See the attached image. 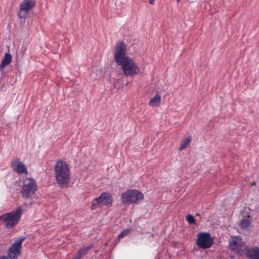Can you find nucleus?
I'll list each match as a JSON object with an SVG mask.
<instances>
[{"instance_id": "1", "label": "nucleus", "mask_w": 259, "mask_h": 259, "mask_svg": "<svg viewBox=\"0 0 259 259\" xmlns=\"http://www.w3.org/2000/svg\"><path fill=\"white\" fill-rule=\"evenodd\" d=\"M126 47L124 42L118 43L114 53L115 61L121 66L125 75H135L140 72V69L134 61L126 56Z\"/></svg>"}, {"instance_id": "2", "label": "nucleus", "mask_w": 259, "mask_h": 259, "mask_svg": "<svg viewBox=\"0 0 259 259\" xmlns=\"http://www.w3.org/2000/svg\"><path fill=\"white\" fill-rule=\"evenodd\" d=\"M56 183L60 188L69 187L70 180V170L68 164L63 160H58L54 167Z\"/></svg>"}, {"instance_id": "3", "label": "nucleus", "mask_w": 259, "mask_h": 259, "mask_svg": "<svg viewBox=\"0 0 259 259\" xmlns=\"http://www.w3.org/2000/svg\"><path fill=\"white\" fill-rule=\"evenodd\" d=\"M22 212L23 208L20 206L17 208L15 210L1 215L0 216V225L4 223L7 228H12L18 223Z\"/></svg>"}, {"instance_id": "4", "label": "nucleus", "mask_w": 259, "mask_h": 259, "mask_svg": "<svg viewBox=\"0 0 259 259\" xmlns=\"http://www.w3.org/2000/svg\"><path fill=\"white\" fill-rule=\"evenodd\" d=\"M20 191L22 197L29 199L35 194L37 189L36 181L32 178H25L23 179Z\"/></svg>"}, {"instance_id": "5", "label": "nucleus", "mask_w": 259, "mask_h": 259, "mask_svg": "<svg viewBox=\"0 0 259 259\" xmlns=\"http://www.w3.org/2000/svg\"><path fill=\"white\" fill-rule=\"evenodd\" d=\"M144 199L143 194L137 190H127L121 195V200L123 204H139Z\"/></svg>"}, {"instance_id": "6", "label": "nucleus", "mask_w": 259, "mask_h": 259, "mask_svg": "<svg viewBox=\"0 0 259 259\" xmlns=\"http://www.w3.org/2000/svg\"><path fill=\"white\" fill-rule=\"evenodd\" d=\"M245 244V242L242 240L240 236L232 237L229 242L231 251L240 256H242L245 254V251L247 248Z\"/></svg>"}, {"instance_id": "7", "label": "nucleus", "mask_w": 259, "mask_h": 259, "mask_svg": "<svg viewBox=\"0 0 259 259\" xmlns=\"http://www.w3.org/2000/svg\"><path fill=\"white\" fill-rule=\"evenodd\" d=\"M24 239V236H21L12 244L8 251L7 257L9 259H18L21 254L22 244Z\"/></svg>"}, {"instance_id": "8", "label": "nucleus", "mask_w": 259, "mask_h": 259, "mask_svg": "<svg viewBox=\"0 0 259 259\" xmlns=\"http://www.w3.org/2000/svg\"><path fill=\"white\" fill-rule=\"evenodd\" d=\"M113 203V199L111 195L108 192H103L100 196L94 199L92 202V209H96L98 206L111 205Z\"/></svg>"}, {"instance_id": "9", "label": "nucleus", "mask_w": 259, "mask_h": 259, "mask_svg": "<svg viewBox=\"0 0 259 259\" xmlns=\"http://www.w3.org/2000/svg\"><path fill=\"white\" fill-rule=\"evenodd\" d=\"M196 243L201 248L206 249L211 246L213 242L209 233L202 232L198 234Z\"/></svg>"}, {"instance_id": "10", "label": "nucleus", "mask_w": 259, "mask_h": 259, "mask_svg": "<svg viewBox=\"0 0 259 259\" xmlns=\"http://www.w3.org/2000/svg\"><path fill=\"white\" fill-rule=\"evenodd\" d=\"M35 0H23L20 6L19 18L25 19L29 13L35 6Z\"/></svg>"}, {"instance_id": "11", "label": "nucleus", "mask_w": 259, "mask_h": 259, "mask_svg": "<svg viewBox=\"0 0 259 259\" xmlns=\"http://www.w3.org/2000/svg\"><path fill=\"white\" fill-rule=\"evenodd\" d=\"M11 166L14 171L18 174H27L28 171L25 165L19 159L11 161Z\"/></svg>"}, {"instance_id": "12", "label": "nucleus", "mask_w": 259, "mask_h": 259, "mask_svg": "<svg viewBox=\"0 0 259 259\" xmlns=\"http://www.w3.org/2000/svg\"><path fill=\"white\" fill-rule=\"evenodd\" d=\"M245 254L248 259H259V247L250 248L247 247Z\"/></svg>"}, {"instance_id": "13", "label": "nucleus", "mask_w": 259, "mask_h": 259, "mask_svg": "<svg viewBox=\"0 0 259 259\" xmlns=\"http://www.w3.org/2000/svg\"><path fill=\"white\" fill-rule=\"evenodd\" d=\"M252 222L249 215L244 216L239 223V226L244 230L249 231Z\"/></svg>"}, {"instance_id": "14", "label": "nucleus", "mask_w": 259, "mask_h": 259, "mask_svg": "<svg viewBox=\"0 0 259 259\" xmlns=\"http://www.w3.org/2000/svg\"><path fill=\"white\" fill-rule=\"evenodd\" d=\"M93 246V244H91L88 246H82L77 251L76 256L74 259H80L82 256L85 255L87 252L90 250Z\"/></svg>"}, {"instance_id": "15", "label": "nucleus", "mask_w": 259, "mask_h": 259, "mask_svg": "<svg viewBox=\"0 0 259 259\" xmlns=\"http://www.w3.org/2000/svg\"><path fill=\"white\" fill-rule=\"evenodd\" d=\"M12 57L10 53H6L4 59H3L2 63L0 65V69L1 70L4 69L6 66L10 64L12 62Z\"/></svg>"}, {"instance_id": "16", "label": "nucleus", "mask_w": 259, "mask_h": 259, "mask_svg": "<svg viewBox=\"0 0 259 259\" xmlns=\"http://www.w3.org/2000/svg\"><path fill=\"white\" fill-rule=\"evenodd\" d=\"M161 102V97L158 94H156L148 103V105L151 107H157L160 105Z\"/></svg>"}, {"instance_id": "17", "label": "nucleus", "mask_w": 259, "mask_h": 259, "mask_svg": "<svg viewBox=\"0 0 259 259\" xmlns=\"http://www.w3.org/2000/svg\"><path fill=\"white\" fill-rule=\"evenodd\" d=\"M191 141V137H189L185 139L182 143L180 147H179L180 150H182L184 149H185L188 145L190 144Z\"/></svg>"}, {"instance_id": "18", "label": "nucleus", "mask_w": 259, "mask_h": 259, "mask_svg": "<svg viewBox=\"0 0 259 259\" xmlns=\"http://www.w3.org/2000/svg\"><path fill=\"white\" fill-rule=\"evenodd\" d=\"M187 221L189 224H195V220L194 217L191 214H188L187 217Z\"/></svg>"}, {"instance_id": "19", "label": "nucleus", "mask_w": 259, "mask_h": 259, "mask_svg": "<svg viewBox=\"0 0 259 259\" xmlns=\"http://www.w3.org/2000/svg\"><path fill=\"white\" fill-rule=\"evenodd\" d=\"M129 232L128 229H126L123 230L118 235V237L119 239L122 238L125 236H126Z\"/></svg>"}, {"instance_id": "20", "label": "nucleus", "mask_w": 259, "mask_h": 259, "mask_svg": "<svg viewBox=\"0 0 259 259\" xmlns=\"http://www.w3.org/2000/svg\"><path fill=\"white\" fill-rule=\"evenodd\" d=\"M0 259H9V257L5 255H0Z\"/></svg>"}, {"instance_id": "21", "label": "nucleus", "mask_w": 259, "mask_h": 259, "mask_svg": "<svg viewBox=\"0 0 259 259\" xmlns=\"http://www.w3.org/2000/svg\"><path fill=\"white\" fill-rule=\"evenodd\" d=\"M150 4H153L154 3L155 0H149Z\"/></svg>"}, {"instance_id": "22", "label": "nucleus", "mask_w": 259, "mask_h": 259, "mask_svg": "<svg viewBox=\"0 0 259 259\" xmlns=\"http://www.w3.org/2000/svg\"><path fill=\"white\" fill-rule=\"evenodd\" d=\"M255 185V182H252V183H251V186H253V185Z\"/></svg>"}, {"instance_id": "23", "label": "nucleus", "mask_w": 259, "mask_h": 259, "mask_svg": "<svg viewBox=\"0 0 259 259\" xmlns=\"http://www.w3.org/2000/svg\"><path fill=\"white\" fill-rule=\"evenodd\" d=\"M177 2L178 3H180V2H181V0H177Z\"/></svg>"}]
</instances>
